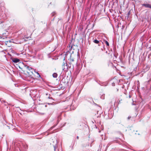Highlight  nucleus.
<instances>
[{
    "instance_id": "nucleus-38",
    "label": "nucleus",
    "mask_w": 151,
    "mask_h": 151,
    "mask_svg": "<svg viewBox=\"0 0 151 151\" xmlns=\"http://www.w3.org/2000/svg\"><path fill=\"white\" fill-rule=\"evenodd\" d=\"M78 138H79L78 137V136H77V139H78Z\"/></svg>"
},
{
    "instance_id": "nucleus-48",
    "label": "nucleus",
    "mask_w": 151,
    "mask_h": 151,
    "mask_svg": "<svg viewBox=\"0 0 151 151\" xmlns=\"http://www.w3.org/2000/svg\"><path fill=\"white\" fill-rule=\"evenodd\" d=\"M46 106H47V105H46L45 106V107H46Z\"/></svg>"
},
{
    "instance_id": "nucleus-16",
    "label": "nucleus",
    "mask_w": 151,
    "mask_h": 151,
    "mask_svg": "<svg viewBox=\"0 0 151 151\" xmlns=\"http://www.w3.org/2000/svg\"><path fill=\"white\" fill-rule=\"evenodd\" d=\"M70 61L73 62L74 61V59L73 58H71V55H70Z\"/></svg>"
},
{
    "instance_id": "nucleus-23",
    "label": "nucleus",
    "mask_w": 151,
    "mask_h": 151,
    "mask_svg": "<svg viewBox=\"0 0 151 151\" xmlns=\"http://www.w3.org/2000/svg\"><path fill=\"white\" fill-rule=\"evenodd\" d=\"M51 41V40H50L49 41H47V44H48L49 43H50Z\"/></svg>"
},
{
    "instance_id": "nucleus-6",
    "label": "nucleus",
    "mask_w": 151,
    "mask_h": 151,
    "mask_svg": "<svg viewBox=\"0 0 151 151\" xmlns=\"http://www.w3.org/2000/svg\"><path fill=\"white\" fill-rule=\"evenodd\" d=\"M142 5L147 8H151V5L148 4H142Z\"/></svg>"
},
{
    "instance_id": "nucleus-15",
    "label": "nucleus",
    "mask_w": 151,
    "mask_h": 151,
    "mask_svg": "<svg viewBox=\"0 0 151 151\" xmlns=\"http://www.w3.org/2000/svg\"><path fill=\"white\" fill-rule=\"evenodd\" d=\"M105 43L106 44V45L107 46H109V43L106 40H105Z\"/></svg>"
},
{
    "instance_id": "nucleus-35",
    "label": "nucleus",
    "mask_w": 151,
    "mask_h": 151,
    "mask_svg": "<svg viewBox=\"0 0 151 151\" xmlns=\"http://www.w3.org/2000/svg\"><path fill=\"white\" fill-rule=\"evenodd\" d=\"M48 104H49V105H50V104H52V103H48Z\"/></svg>"
},
{
    "instance_id": "nucleus-14",
    "label": "nucleus",
    "mask_w": 151,
    "mask_h": 151,
    "mask_svg": "<svg viewBox=\"0 0 151 151\" xmlns=\"http://www.w3.org/2000/svg\"><path fill=\"white\" fill-rule=\"evenodd\" d=\"M0 101L1 102V103L4 102V103H7V102L5 101V100H2L1 99H0Z\"/></svg>"
},
{
    "instance_id": "nucleus-19",
    "label": "nucleus",
    "mask_w": 151,
    "mask_h": 151,
    "mask_svg": "<svg viewBox=\"0 0 151 151\" xmlns=\"http://www.w3.org/2000/svg\"><path fill=\"white\" fill-rule=\"evenodd\" d=\"M48 98L50 99H52L53 100H54V99H53V98H52V97H50V96H49L48 97Z\"/></svg>"
},
{
    "instance_id": "nucleus-28",
    "label": "nucleus",
    "mask_w": 151,
    "mask_h": 151,
    "mask_svg": "<svg viewBox=\"0 0 151 151\" xmlns=\"http://www.w3.org/2000/svg\"><path fill=\"white\" fill-rule=\"evenodd\" d=\"M4 103V105H5V106H7V103Z\"/></svg>"
},
{
    "instance_id": "nucleus-46",
    "label": "nucleus",
    "mask_w": 151,
    "mask_h": 151,
    "mask_svg": "<svg viewBox=\"0 0 151 151\" xmlns=\"http://www.w3.org/2000/svg\"><path fill=\"white\" fill-rule=\"evenodd\" d=\"M10 56H12V55H10Z\"/></svg>"
},
{
    "instance_id": "nucleus-41",
    "label": "nucleus",
    "mask_w": 151,
    "mask_h": 151,
    "mask_svg": "<svg viewBox=\"0 0 151 151\" xmlns=\"http://www.w3.org/2000/svg\"><path fill=\"white\" fill-rule=\"evenodd\" d=\"M114 56H115V57L116 58V56L115 55H114Z\"/></svg>"
},
{
    "instance_id": "nucleus-17",
    "label": "nucleus",
    "mask_w": 151,
    "mask_h": 151,
    "mask_svg": "<svg viewBox=\"0 0 151 151\" xmlns=\"http://www.w3.org/2000/svg\"><path fill=\"white\" fill-rule=\"evenodd\" d=\"M55 14V12H54L52 13L51 15L52 16H54Z\"/></svg>"
},
{
    "instance_id": "nucleus-2",
    "label": "nucleus",
    "mask_w": 151,
    "mask_h": 151,
    "mask_svg": "<svg viewBox=\"0 0 151 151\" xmlns=\"http://www.w3.org/2000/svg\"><path fill=\"white\" fill-rule=\"evenodd\" d=\"M93 42L96 44H98L99 46H100L101 43L102 44H103L101 40H98L96 38L95 39L93 38Z\"/></svg>"
},
{
    "instance_id": "nucleus-33",
    "label": "nucleus",
    "mask_w": 151,
    "mask_h": 151,
    "mask_svg": "<svg viewBox=\"0 0 151 151\" xmlns=\"http://www.w3.org/2000/svg\"><path fill=\"white\" fill-rule=\"evenodd\" d=\"M131 97V96L130 95L129 96V98H130Z\"/></svg>"
},
{
    "instance_id": "nucleus-39",
    "label": "nucleus",
    "mask_w": 151,
    "mask_h": 151,
    "mask_svg": "<svg viewBox=\"0 0 151 151\" xmlns=\"http://www.w3.org/2000/svg\"><path fill=\"white\" fill-rule=\"evenodd\" d=\"M114 85H115V84L114 83H113V86H114Z\"/></svg>"
},
{
    "instance_id": "nucleus-11",
    "label": "nucleus",
    "mask_w": 151,
    "mask_h": 151,
    "mask_svg": "<svg viewBox=\"0 0 151 151\" xmlns=\"http://www.w3.org/2000/svg\"><path fill=\"white\" fill-rule=\"evenodd\" d=\"M130 11H129L128 13L127 14V16H126V18L127 17V19H128L129 17V15L130 14Z\"/></svg>"
},
{
    "instance_id": "nucleus-26",
    "label": "nucleus",
    "mask_w": 151,
    "mask_h": 151,
    "mask_svg": "<svg viewBox=\"0 0 151 151\" xmlns=\"http://www.w3.org/2000/svg\"><path fill=\"white\" fill-rule=\"evenodd\" d=\"M6 42V43H8V42H11V41L10 40H9V41H6L5 42Z\"/></svg>"
},
{
    "instance_id": "nucleus-9",
    "label": "nucleus",
    "mask_w": 151,
    "mask_h": 151,
    "mask_svg": "<svg viewBox=\"0 0 151 151\" xmlns=\"http://www.w3.org/2000/svg\"><path fill=\"white\" fill-rule=\"evenodd\" d=\"M4 3L3 2L2 0H0V7L4 6Z\"/></svg>"
},
{
    "instance_id": "nucleus-7",
    "label": "nucleus",
    "mask_w": 151,
    "mask_h": 151,
    "mask_svg": "<svg viewBox=\"0 0 151 151\" xmlns=\"http://www.w3.org/2000/svg\"><path fill=\"white\" fill-rule=\"evenodd\" d=\"M86 100L90 103H91L92 102H93V101L92 98H88L86 99Z\"/></svg>"
},
{
    "instance_id": "nucleus-20",
    "label": "nucleus",
    "mask_w": 151,
    "mask_h": 151,
    "mask_svg": "<svg viewBox=\"0 0 151 151\" xmlns=\"http://www.w3.org/2000/svg\"><path fill=\"white\" fill-rule=\"evenodd\" d=\"M79 50L78 49V51L77 52V55L78 56H79Z\"/></svg>"
},
{
    "instance_id": "nucleus-45",
    "label": "nucleus",
    "mask_w": 151,
    "mask_h": 151,
    "mask_svg": "<svg viewBox=\"0 0 151 151\" xmlns=\"http://www.w3.org/2000/svg\"><path fill=\"white\" fill-rule=\"evenodd\" d=\"M53 40V39H52V38L51 39V40Z\"/></svg>"
},
{
    "instance_id": "nucleus-21",
    "label": "nucleus",
    "mask_w": 151,
    "mask_h": 151,
    "mask_svg": "<svg viewBox=\"0 0 151 151\" xmlns=\"http://www.w3.org/2000/svg\"><path fill=\"white\" fill-rule=\"evenodd\" d=\"M95 81H96V82H97V83H98L99 84V85H101V84L100 83H99L98 82V80H95Z\"/></svg>"
},
{
    "instance_id": "nucleus-29",
    "label": "nucleus",
    "mask_w": 151,
    "mask_h": 151,
    "mask_svg": "<svg viewBox=\"0 0 151 151\" xmlns=\"http://www.w3.org/2000/svg\"><path fill=\"white\" fill-rule=\"evenodd\" d=\"M131 117V116H129L128 118V119H129Z\"/></svg>"
},
{
    "instance_id": "nucleus-43",
    "label": "nucleus",
    "mask_w": 151,
    "mask_h": 151,
    "mask_svg": "<svg viewBox=\"0 0 151 151\" xmlns=\"http://www.w3.org/2000/svg\"><path fill=\"white\" fill-rule=\"evenodd\" d=\"M54 150H55V147H54Z\"/></svg>"
},
{
    "instance_id": "nucleus-1",
    "label": "nucleus",
    "mask_w": 151,
    "mask_h": 151,
    "mask_svg": "<svg viewBox=\"0 0 151 151\" xmlns=\"http://www.w3.org/2000/svg\"><path fill=\"white\" fill-rule=\"evenodd\" d=\"M25 67L26 68V69L27 70V72L28 74L29 75H30V73H33V71H34L33 69L31 67H29V66H28L27 65H25Z\"/></svg>"
},
{
    "instance_id": "nucleus-4",
    "label": "nucleus",
    "mask_w": 151,
    "mask_h": 151,
    "mask_svg": "<svg viewBox=\"0 0 151 151\" xmlns=\"http://www.w3.org/2000/svg\"><path fill=\"white\" fill-rule=\"evenodd\" d=\"M65 60V58H64L63 59L64 62H63L62 66V68L63 70H64L66 68L68 69V66H67V64L66 63H65L64 62V60Z\"/></svg>"
},
{
    "instance_id": "nucleus-32",
    "label": "nucleus",
    "mask_w": 151,
    "mask_h": 151,
    "mask_svg": "<svg viewBox=\"0 0 151 151\" xmlns=\"http://www.w3.org/2000/svg\"><path fill=\"white\" fill-rule=\"evenodd\" d=\"M20 64H22V65H24V64H23V63H21V62H20Z\"/></svg>"
},
{
    "instance_id": "nucleus-24",
    "label": "nucleus",
    "mask_w": 151,
    "mask_h": 151,
    "mask_svg": "<svg viewBox=\"0 0 151 151\" xmlns=\"http://www.w3.org/2000/svg\"><path fill=\"white\" fill-rule=\"evenodd\" d=\"M93 103H94V104L95 105H96V106H99V105H98V104H96V103H95L94 102H93Z\"/></svg>"
},
{
    "instance_id": "nucleus-31",
    "label": "nucleus",
    "mask_w": 151,
    "mask_h": 151,
    "mask_svg": "<svg viewBox=\"0 0 151 151\" xmlns=\"http://www.w3.org/2000/svg\"><path fill=\"white\" fill-rule=\"evenodd\" d=\"M18 67L20 69H22V68L20 67L19 65H18Z\"/></svg>"
},
{
    "instance_id": "nucleus-13",
    "label": "nucleus",
    "mask_w": 151,
    "mask_h": 151,
    "mask_svg": "<svg viewBox=\"0 0 151 151\" xmlns=\"http://www.w3.org/2000/svg\"><path fill=\"white\" fill-rule=\"evenodd\" d=\"M65 79L64 78H63V79H62L61 81L62 82V83H68V81L67 82L66 81H65Z\"/></svg>"
},
{
    "instance_id": "nucleus-36",
    "label": "nucleus",
    "mask_w": 151,
    "mask_h": 151,
    "mask_svg": "<svg viewBox=\"0 0 151 151\" xmlns=\"http://www.w3.org/2000/svg\"><path fill=\"white\" fill-rule=\"evenodd\" d=\"M52 128H53V127H51V128L50 129V130H51V129H52Z\"/></svg>"
},
{
    "instance_id": "nucleus-5",
    "label": "nucleus",
    "mask_w": 151,
    "mask_h": 151,
    "mask_svg": "<svg viewBox=\"0 0 151 151\" xmlns=\"http://www.w3.org/2000/svg\"><path fill=\"white\" fill-rule=\"evenodd\" d=\"M10 59L14 63H17L20 61L19 59L17 58H14L12 57H11Z\"/></svg>"
},
{
    "instance_id": "nucleus-34",
    "label": "nucleus",
    "mask_w": 151,
    "mask_h": 151,
    "mask_svg": "<svg viewBox=\"0 0 151 151\" xmlns=\"http://www.w3.org/2000/svg\"><path fill=\"white\" fill-rule=\"evenodd\" d=\"M7 104L9 105H11V104H8L7 102Z\"/></svg>"
},
{
    "instance_id": "nucleus-3",
    "label": "nucleus",
    "mask_w": 151,
    "mask_h": 151,
    "mask_svg": "<svg viewBox=\"0 0 151 151\" xmlns=\"http://www.w3.org/2000/svg\"><path fill=\"white\" fill-rule=\"evenodd\" d=\"M48 30V27H47V24H46V28H45L41 32V33L40 34L42 36H44L46 34V32Z\"/></svg>"
},
{
    "instance_id": "nucleus-10",
    "label": "nucleus",
    "mask_w": 151,
    "mask_h": 151,
    "mask_svg": "<svg viewBox=\"0 0 151 151\" xmlns=\"http://www.w3.org/2000/svg\"><path fill=\"white\" fill-rule=\"evenodd\" d=\"M53 77L54 78H56L58 76V74L56 73H54L52 74Z\"/></svg>"
},
{
    "instance_id": "nucleus-25",
    "label": "nucleus",
    "mask_w": 151,
    "mask_h": 151,
    "mask_svg": "<svg viewBox=\"0 0 151 151\" xmlns=\"http://www.w3.org/2000/svg\"><path fill=\"white\" fill-rule=\"evenodd\" d=\"M94 24H93V25H92V27H91V28H92V29H93V27H94Z\"/></svg>"
},
{
    "instance_id": "nucleus-42",
    "label": "nucleus",
    "mask_w": 151,
    "mask_h": 151,
    "mask_svg": "<svg viewBox=\"0 0 151 151\" xmlns=\"http://www.w3.org/2000/svg\"><path fill=\"white\" fill-rule=\"evenodd\" d=\"M17 55H19V54H18V53H16V54Z\"/></svg>"
},
{
    "instance_id": "nucleus-30",
    "label": "nucleus",
    "mask_w": 151,
    "mask_h": 151,
    "mask_svg": "<svg viewBox=\"0 0 151 151\" xmlns=\"http://www.w3.org/2000/svg\"><path fill=\"white\" fill-rule=\"evenodd\" d=\"M121 103V101L120 100H119V102H118V104H120Z\"/></svg>"
},
{
    "instance_id": "nucleus-12",
    "label": "nucleus",
    "mask_w": 151,
    "mask_h": 151,
    "mask_svg": "<svg viewBox=\"0 0 151 151\" xmlns=\"http://www.w3.org/2000/svg\"><path fill=\"white\" fill-rule=\"evenodd\" d=\"M100 98L102 99H104L105 98V94H102L100 96Z\"/></svg>"
},
{
    "instance_id": "nucleus-40",
    "label": "nucleus",
    "mask_w": 151,
    "mask_h": 151,
    "mask_svg": "<svg viewBox=\"0 0 151 151\" xmlns=\"http://www.w3.org/2000/svg\"><path fill=\"white\" fill-rule=\"evenodd\" d=\"M7 109H8L9 110V111H10V110H9V108H8V107H7Z\"/></svg>"
},
{
    "instance_id": "nucleus-8",
    "label": "nucleus",
    "mask_w": 151,
    "mask_h": 151,
    "mask_svg": "<svg viewBox=\"0 0 151 151\" xmlns=\"http://www.w3.org/2000/svg\"><path fill=\"white\" fill-rule=\"evenodd\" d=\"M145 102L144 101L142 100L140 103L139 105V106H141V107H142V106L145 104Z\"/></svg>"
},
{
    "instance_id": "nucleus-37",
    "label": "nucleus",
    "mask_w": 151,
    "mask_h": 151,
    "mask_svg": "<svg viewBox=\"0 0 151 151\" xmlns=\"http://www.w3.org/2000/svg\"><path fill=\"white\" fill-rule=\"evenodd\" d=\"M24 40L25 41H27V40H26V39H24Z\"/></svg>"
},
{
    "instance_id": "nucleus-18",
    "label": "nucleus",
    "mask_w": 151,
    "mask_h": 151,
    "mask_svg": "<svg viewBox=\"0 0 151 151\" xmlns=\"http://www.w3.org/2000/svg\"><path fill=\"white\" fill-rule=\"evenodd\" d=\"M4 39V38H3L2 37L0 36V40H2Z\"/></svg>"
},
{
    "instance_id": "nucleus-47",
    "label": "nucleus",
    "mask_w": 151,
    "mask_h": 151,
    "mask_svg": "<svg viewBox=\"0 0 151 151\" xmlns=\"http://www.w3.org/2000/svg\"><path fill=\"white\" fill-rule=\"evenodd\" d=\"M46 95H48V94H46Z\"/></svg>"
},
{
    "instance_id": "nucleus-44",
    "label": "nucleus",
    "mask_w": 151,
    "mask_h": 151,
    "mask_svg": "<svg viewBox=\"0 0 151 151\" xmlns=\"http://www.w3.org/2000/svg\"><path fill=\"white\" fill-rule=\"evenodd\" d=\"M28 37L26 38V39H28Z\"/></svg>"
},
{
    "instance_id": "nucleus-22",
    "label": "nucleus",
    "mask_w": 151,
    "mask_h": 151,
    "mask_svg": "<svg viewBox=\"0 0 151 151\" xmlns=\"http://www.w3.org/2000/svg\"><path fill=\"white\" fill-rule=\"evenodd\" d=\"M36 73L37 74V75H38L40 77V75L39 73H38V72H36Z\"/></svg>"
},
{
    "instance_id": "nucleus-27",
    "label": "nucleus",
    "mask_w": 151,
    "mask_h": 151,
    "mask_svg": "<svg viewBox=\"0 0 151 151\" xmlns=\"http://www.w3.org/2000/svg\"><path fill=\"white\" fill-rule=\"evenodd\" d=\"M134 101H133V102L132 103V104L133 105H135V104L134 103Z\"/></svg>"
}]
</instances>
